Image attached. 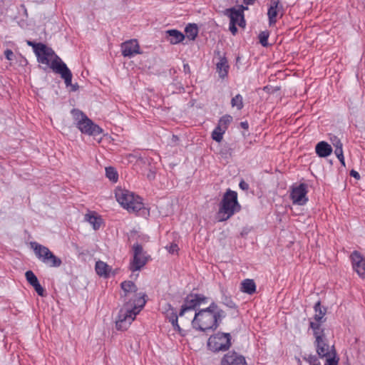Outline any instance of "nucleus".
Masks as SVG:
<instances>
[{"mask_svg": "<svg viewBox=\"0 0 365 365\" xmlns=\"http://www.w3.org/2000/svg\"><path fill=\"white\" fill-rule=\"evenodd\" d=\"M121 288L124 292V297L128 301L120 309L116 322V328L119 330H126L140 313L146 301L145 295L142 292H138L136 286L130 281H125L121 283Z\"/></svg>", "mask_w": 365, "mask_h": 365, "instance_id": "obj_1", "label": "nucleus"}, {"mask_svg": "<svg viewBox=\"0 0 365 365\" xmlns=\"http://www.w3.org/2000/svg\"><path fill=\"white\" fill-rule=\"evenodd\" d=\"M37 61L41 64L51 68L53 72L59 74L64 80L66 86H72V73L66 64L58 56L52 48L43 43H38L36 48Z\"/></svg>", "mask_w": 365, "mask_h": 365, "instance_id": "obj_2", "label": "nucleus"}, {"mask_svg": "<svg viewBox=\"0 0 365 365\" xmlns=\"http://www.w3.org/2000/svg\"><path fill=\"white\" fill-rule=\"evenodd\" d=\"M222 316V310L215 303L212 302L208 307L195 312L192 324L197 330H213L218 327Z\"/></svg>", "mask_w": 365, "mask_h": 365, "instance_id": "obj_3", "label": "nucleus"}, {"mask_svg": "<svg viewBox=\"0 0 365 365\" xmlns=\"http://www.w3.org/2000/svg\"><path fill=\"white\" fill-rule=\"evenodd\" d=\"M115 197L117 202L122 207L129 212H145L144 204L142 198L134 192L121 187L115 190Z\"/></svg>", "mask_w": 365, "mask_h": 365, "instance_id": "obj_4", "label": "nucleus"}, {"mask_svg": "<svg viewBox=\"0 0 365 365\" xmlns=\"http://www.w3.org/2000/svg\"><path fill=\"white\" fill-rule=\"evenodd\" d=\"M240 205L237 202V194L235 191L228 190L224 195L217 212L218 221L228 220L234 213L238 211Z\"/></svg>", "mask_w": 365, "mask_h": 365, "instance_id": "obj_5", "label": "nucleus"}, {"mask_svg": "<svg viewBox=\"0 0 365 365\" xmlns=\"http://www.w3.org/2000/svg\"><path fill=\"white\" fill-rule=\"evenodd\" d=\"M71 114L77 128L81 133L88 135H97L102 133V129L98 125L93 123L81 110L73 109Z\"/></svg>", "mask_w": 365, "mask_h": 365, "instance_id": "obj_6", "label": "nucleus"}, {"mask_svg": "<svg viewBox=\"0 0 365 365\" xmlns=\"http://www.w3.org/2000/svg\"><path fill=\"white\" fill-rule=\"evenodd\" d=\"M31 245L37 258L43 263L50 267H58L61 266L62 263L61 259L54 255L48 247L37 242H32Z\"/></svg>", "mask_w": 365, "mask_h": 365, "instance_id": "obj_7", "label": "nucleus"}, {"mask_svg": "<svg viewBox=\"0 0 365 365\" xmlns=\"http://www.w3.org/2000/svg\"><path fill=\"white\" fill-rule=\"evenodd\" d=\"M207 346L215 352L226 351L231 346V336L227 333H217L209 338Z\"/></svg>", "mask_w": 365, "mask_h": 365, "instance_id": "obj_8", "label": "nucleus"}, {"mask_svg": "<svg viewBox=\"0 0 365 365\" xmlns=\"http://www.w3.org/2000/svg\"><path fill=\"white\" fill-rule=\"evenodd\" d=\"M207 303V298L202 294H191L185 299L184 303L182 305L179 316L182 317L186 312L195 309L197 307Z\"/></svg>", "mask_w": 365, "mask_h": 365, "instance_id": "obj_9", "label": "nucleus"}, {"mask_svg": "<svg viewBox=\"0 0 365 365\" xmlns=\"http://www.w3.org/2000/svg\"><path fill=\"white\" fill-rule=\"evenodd\" d=\"M160 310L165 317L172 324L173 329L183 335L182 330L178 322V314L175 309L168 303L162 304L160 306Z\"/></svg>", "mask_w": 365, "mask_h": 365, "instance_id": "obj_10", "label": "nucleus"}, {"mask_svg": "<svg viewBox=\"0 0 365 365\" xmlns=\"http://www.w3.org/2000/svg\"><path fill=\"white\" fill-rule=\"evenodd\" d=\"M284 14L283 5L280 0H271L269 7L267 11L269 24L274 25L278 17H282Z\"/></svg>", "mask_w": 365, "mask_h": 365, "instance_id": "obj_11", "label": "nucleus"}, {"mask_svg": "<svg viewBox=\"0 0 365 365\" xmlns=\"http://www.w3.org/2000/svg\"><path fill=\"white\" fill-rule=\"evenodd\" d=\"M307 194V185L300 184L292 187L290 197L294 204L303 205L308 201Z\"/></svg>", "mask_w": 365, "mask_h": 365, "instance_id": "obj_12", "label": "nucleus"}, {"mask_svg": "<svg viewBox=\"0 0 365 365\" xmlns=\"http://www.w3.org/2000/svg\"><path fill=\"white\" fill-rule=\"evenodd\" d=\"M133 259L130 263V269L132 272H135L140 270L145 264L147 259L140 245H133Z\"/></svg>", "mask_w": 365, "mask_h": 365, "instance_id": "obj_13", "label": "nucleus"}, {"mask_svg": "<svg viewBox=\"0 0 365 365\" xmlns=\"http://www.w3.org/2000/svg\"><path fill=\"white\" fill-rule=\"evenodd\" d=\"M122 54L125 57L132 58L136 54L141 53L138 42L135 39L127 41L121 44Z\"/></svg>", "mask_w": 365, "mask_h": 365, "instance_id": "obj_14", "label": "nucleus"}, {"mask_svg": "<svg viewBox=\"0 0 365 365\" xmlns=\"http://www.w3.org/2000/svg\"><path fill=\"white\" fill-rule=\"evenodd\" d=\"M352 267L358 275L365 278V258L358 252H354L351 255Z\"/></svg>", "mask_w": 365, "mask_h": 365, "instance_id": "obj_15", "label": "nucleus"}, {"mask_svg": "<svg viewBox=\"0 0 365 365\" xmlns=\"http://www.w3.org/2000/svg\"><path fill=\"white\" fill-rule=\"evenodd\" d=\"M247 9V7L242 6L240 9H230L226 11V14L230 19V23L237 24L239 26L244 27L245 21L244 19L243 11Z\"/></svg>", "mask_w": 365, "mask_h": 365, "instance_id": "obj_16", "label": "nucleus"}, {"mask_svg": "<svg viewBox=\"0 0 365 365\" xmlns=\"http://www.w3.org/2000/svg\"><path fill=\"white\" fill-rule=\"evenodd\" d=\"M222 365H247L245 358L235 351L226 354L221 361Z\"/></svg>", "mask_w": 365, "mask_h": 365, "instance_id": "obj_17", "label": "nucleus"}, {"mask_svg": "<svg viewBox=\"0 0 365 365\" xmlns=\"http://www.w3.org/2000/svg\"><path fill=\"white\" fill-rule=\"evenodd\" d=\"M317 346V352L318 355L323 358L331 355V353H336L333 346L329 345L326 342V339H322L315 341Z\"/></svg>", "mask_w": 365, "mask_h": 365, "instance_id": "obj_18", "label": "nucleus"}, {"mask_svg": "<svg viewBox=\"0 0 365 365\" xmlns=\"http://www.w3.org/2000/svg\"><path fill=\"white\" fill-rule=\"evenodd\" d=\"M315 152L320 158H327L332 153L331 146L325 141L319 142L315 147Z\"/></svg>", "mask_w": 365, "mask_h": 365, "instance_id": "obj_19", "label": "nucleus"}, {"mask_svg": "<svg viewBox=\"0 0 365 365\" xmlns=\"http://www.w3.org/2000/svg\"><path fill=\"white\" fill-rule=\"evenodd\" d=\"M85 220L87 221L95 230H98L103 222L101 217L93 212L87 213L85 215Z\"/></svg>", "mask_w": 365, "mask_h": 365, "instance_id": "obj_20", "label": "nucleus"}, {"mask_svg": "<svg viewBox=\"0 0 365 365\" xmlns=\"http://www.w3.org/2000/svg\"><path fill=\"white\" fill-rule=\"evenodd\" d=\"M216 70L221 78H225L228 73L229 65L225 57H220L219 61L216 63Z\"/></svg>", "mask_w": 365, "mask_h": 365, "instance_id": "obj_21", "label": "nucleus"}, {"mask_svg": "<svg viewBox=\"0 0 365 365\" xmlns=\"http://www.w3.org/2000/svg\"><path fill=\"white\" fill-rule=\"evenodd\" d=\"M166 34L168 41L172 44H177L182 41L185 38V35L175 29L168 30Z\"/></svg>", "mask_w": 365, "mask_h": 365, "instance_id": "obj_22", "label": "nucleus"}, {"mask_svg": "<svg viewBox=\"0 0 365 365\" xmlns=\"http://www.w3.org/2000/svg\"><path fill=\"white\" fill-rule=\"evenodd\" d=\"M95 269L96 273L103 277H108L111 271V268L103 261L96 262Z\"/></svg>", "mask_w": 365, "mask_h": 365, "instance_id": "obj_23", "label": "nucleus"}, {"mask_svg": "<svg viewBox=\"0 0 365 365\" xmlns=\"http://www.w3.org/2000/svg\"><path fill=\"white\" fill-rule=\"evenodd\" d=\"M241 291L252 294L256 291V285L252 279H247L241 283Z\"/></svg>", "mask_w": 365, "mask_h": 365, "instance_id": "obj_24", "label": "nucleus"}, {"mask_svg": "<svg viewBox=\"0 0 365 365\" xmlns=\"http://www.w3.org/2000/svg\"><path fill=\"white\" fill-rule=\"evenodd\" d=\"M310 327L313 330L314 335L316 339L315 341H319L322 339H325V336L324 334V329L322 328V324H319L317 322H311Z\"/></svg>", "mask_w": 365, "mask_h": 365, "instance_id": "obj_25", "label": "nucleus"}, {"mask_svg": "<svg viewBox=\"0 0 365 365\" xmlns=\"http://www.w3.org/2000/svg\"><path fill=\"white\" fill-rule=\"evenodd\" d=\"M315 315L312 322H317L319 324H322L324 322L323 319L325 315V311L322 309L320 302H318L314 306Z\"/></svg>", "mask_w": 365, "mask_h": 365, "instance_id": "obj_26", "label": "nucleus"}, {"mask_svg": "<svg viewBox=\"0 0 365 365\" xmlns=\"http://www.w3.org/2000/svg\"><path fill=\"white\" fill-rule=\"evenodd\" d=\"M185 32L190 40H195L198 33L197 27L195 24H189L185 27Z\"/></svg>", "mask_w": 365, "mask_h": 365, "instance_id": "obj_27", "label": "nucleus"}, {"mask_svg": "<svg viewBox=\"0 0 365 365\" xmlns=\"http://www.w3.org/2000/svg\"><path fill=\"white\" fill-rule=\"evenodd\" d=\"M225 130L217 126L212 133V138L216 142H221L223 138V135L225 133Z\"/></svg>", "mask_w": 365, "mask_h": 365, "instance_id": "obj_28", "label": "nucleus"}, {"mask_svg": "<svg viewBox=\"0 0 365 365\" xmlns=\"http://www.w3.org/2000/svg\"><path fill=\"white\" fill-rule=\"evenodd\" d=\"M106 175L112 182H115L118 179V174L116 170L113 167L106 168Z\"/></svg>", "mask_w": 365, "mask_h": 365, "instance_id": "obj_29", "label": "nucleus"}, {"mask_svg": "<svg viewBox=\"0 0 365 365\" xmlns=\"http://www.w3.org/2000/svg\"><path fill=\"white\" fill-rule=\"evenodd\" d=\"M232 117L231 115H225L220 119L217 126L226 130L228 125L232 122Z\"/></svg>", "mask_w": 365, "mask_h": 365, "instance_id": "obj_30", "label": "nucleus"}, {"mask_svg": "<svg viewBox=\"0 0 365 365\" xmlns=\"http://www.w3.org/2000/svg\"><path fill=\"white\" fill-rule=\"evenodd\" d=\"M232 107H236L237 110H241L243 108V98L240 94L236 95L231 101Z\"/></svg>", "mask_w": 365, "mask_h": 365, "instance_id": "obj_31", "label": "nucleus"}, {"mask_svg": "<svg viewBox=\"0 0 365 365\" xmlns=\"http://www.w3.org/2000/svg\"><path fill=\"white\" fill-rule=\"evenodd\" d=\"M326 361L324 365H338L339 358L337 356L336 353H331V355L325 356Z\"/></svg>", "mask_w": 365, "mask_h": 365, "instance_id": "obj_32", "label": "nucleus"}, {"mask_svg": "<svg viewBox=\"0 0 365 365\" xmlns=\"http://www.w3.org/2000/svg\"><path fill=\"white\" fill-rule=\"evenodd\" d=\"M25 276H26V280L28 281V282L33 287L34 286L35 284H38L39 282L36 277V276L34 274V273L31 271V270H29L27 271L26 273H25Z\"/></svg>", "mask_w": 365, "mask_h": 365, "instance_id": "obj_33", "label": "nucleus"}, {"mask_svg": "<svg viewBox=\"0 0 365 365\" xmlns=\"http://www.w3.org/2000/svg\"><path fill=\"white\" fill-rule=\"evenodd\" d=\"M268 38H269V34L267 31H262L259 35V39L260 43L263 46H267L268 45Z\"/></svg>", "mask_w": 365, "mask_h": 365, "instance_id": "obj_34", "label": "nucleus"}, {"mask_svg": "<svg viewBox=\"0 0 365 365\" xmlns=\"http://www.w3.org/2000/svg\"><path fill=\"white\" fill-rule=\"evenodd\" d=\"M165 249L167 251L172 255L178 254L179 247L175 243H170V245L165 246Z\"/></svg>", "mask_w": 365, "mask_h": 365, "instance_id": "obj_35", "label": "nucleus"}, {"mask_svg": "<svg viewBox=\"0 0 365 365\" xmlns=\"http://www.w3.org/2000/svg\"><path fill=\"white\" fill-rule=\"evenodd\" d=\"M36 292L38 293L39 296H43L44 295V289L42 287V286L38 282V284L33 286Z\"/></svg>", "mask_w": 365, "mask_h": 365, "instance_id": "obj_36", "label": "nucleus"}, {"mask_svg": "<svg viewBox=\"0 0 365 365\" xmlns=\"http://www.w3.org/2000/svg\"><path fill=\"white\" fill-rule=\"evenodd\" d=\"M331 142L334 148H339L343 146L341 140L336 136L331 138Z\"/></svg>", "mask_w": 365, "mask_h": 365, "instance_id": "obj_37", "label": "nucleus"}, {"mask_svg": "<svg viewBox=\"0 0 365 365\" xmlns=\"http://www.w3.org/2000/svg\"><path fill=\"white\" fill-rule=\"evenodd\" d=\"M4 55H5L6 58L8 61L11 62L14 60V53H13V51L11 50L6 49L4 51Z\"/></svg>", "mask_w": 365, "mask_h": 365, "instance_id": "obj_38", "label": "nucleus"}, {"mask_svg": "<svg viewBox=\"0 0 365 365\" xmlns=\"http://www.w3.org/2000/svg\"><path fill=\"white\" fill-rule=\"evenodd\" d=\"M239 186L243 190H247L249 189V185L244 180L240 182Z\"/></svg>", "mask_w": 365, "mask_h": 365, "instance_id": "obj_39", "label": "nucleus"}, {"mask_svg": "<svg viewBox=\"0 0 365 365\" xmlns=\"http://www.w3.org/2000/svg\"><path fill=\"white\" fill-rule=\"evenodd\" d=\"M237 24H232L230 23V31L232 32V34H235L237 31V29L236 27Z\"/></svg>", "mask_w": 365, "mask_h": 365, "instance_id": "obj_40", "label": "nucleus"}, {"mask_svg": "<svg viewBox=\"0 0 365 365\" xmlns=\"http://www.w3.org/2000/svg\"><path fill=\"white\" fill-rule=\"evenodd\" d=\"M342 147L343 146L339 147V148H335L334 153H335L336 157L344 154L343 148Z\"/></svg>", "mask_w": 365, "mask_h": 365, "instance_id": "obj_41", "label": "nucleus"}, {"mask_svg": "<svg viewBox=\"0 0 365 365\" xmlns=\"http://www.w3.org/2000/svg\"><path fill=\"white\" fill-rule=\"evenodd\" d=\"M155 173L154 170H150L148 172V173L147 174V178L149 179V180H153L155 178Z\"/></svg>", "mask_w": 365, "mask_h": 365, "instance_id": "obj_42", "label": "nucleus"}, {"mask_svg": "<svg viewBox=\"0 0 365 365\" xmlns=\"http://www.w3.org/2000/svg\"><path fill=\"white\" fill-rule=\"evenodd\" d=\"M350 175H351V176H352L353 178H354L356 179H359V178H360L359 173L354 170H352L351 171Z\"/></svg>", "mask_w": 365, "mask_h": 365, "instance_id": "obj_43", "label": "nucleus"}, {"mask_svg": "<svg viewBox=\"0 0 365 365\" xmlns=\"http://www.w3.org/2000/svg\"><path fill=\"white\" fill-rule=\"evenodd\" d=\"M340 161L341 164L343 165V166H345V160H344V154L341 155H339L336 157Z\"/></svg>", "mask_w": 365, "mask_h": 365, "instance_id": "obj_44", "label": "nucleus"}, {"mask_svg": "<svg viewBox=\"0 0 365 365\" xmlns=\"http://www.w3.org/2000/svg\"><path fill=\"white\" fill-rule=\"evenodd\" d=\"M27 43H28V45L33 47L34 51L36 53V46L38 45V43H34V42L29 41L27 42Z\"/></svg>", "mask_w": 365, "mask_h": 365, "instance_id": "obj_45", "label": "nucleus"}, {"mask_svg": "<svg viewBox=\"0 0 365 365\" xmlns=\"http://www.w3.org/2000/svg\"><path fill=\"white\" fill-rule=\"evenodd\" d=\"M244 3L246 4H252L255 0H243Z\"/></svg>", "mask_w": 365, "mask_h": 365, "instance_id": "obj_46", "label": "nucleus"}, {"mask_svg": "<svg viewBox=\"0 0 365 365\" xmlns=\"http://www.w3.org/2000/svg\"><path fill=\"white\" fill-rule=\"evenodd\" d=\"M242 125L243 128H247V123H242Z\"/></svg>", "mask_w": 365, "mask_h": 365, "instance_id": "obj_47", "label": "nucleus"}]
</instances>
